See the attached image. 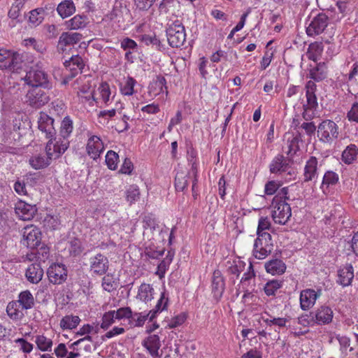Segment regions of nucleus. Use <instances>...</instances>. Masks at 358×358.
I'll return each mask as SVG.
<instances>
[{"label": "nucleus", "mask_w": 358, "mask_h": 358, "mask_svg": "<svg viewBox=\"0 0 358 358\" xmlns=\"http://www.w3.org/2000/svg\"><path fill=\"white\" fill-rule=\"evenodd\" d=\"M289 164L285 157L282 155H278L271 161L269 170L271 173L281 174L288 169Z\"/></svg>", "instance_id": "obj_29"}, {"label": "nucleus", "mask_w": 358, "mask_h": 358, "mask_svg": "<svg viewBox=\"0 0 358 358\" xmlns=\"http://www.w3.org/2000/svg\"><path fill=\"white\" fill-rule=\"evenodd\" d=\"M328 19L325 13H321L317 15L307 27V34L313 36L323 32L328 25Z\"/></svg>", "instance_id": "obj_16"}, {"label": "nucleus", "mask_w": 358, "mask_h": 358, "mask_svg": "<svg viewBox=\"0 0 358 358\" xmlns=\"http://www.w3.org/2000/svg\"><path fill=\"white\" fill-rule=\"evenodd\" d=\"M20 305L22 310L31 309L34 305V298L29 290L21 292L17 301Z\"/></svg>", "instance_id": "obj_37"}, {"label": "nucleus", "mask_w": 358, "mask_h": 358, "mask_svg": "<svg viewBox=\"0 0 358 358\" xmlns=\"http://www.w3.org/2000/svg\"><path fill=\"white\" fill-rule=\"evenodd\" d=\"M327 67L324 62H320L310 71V76L315 81H321L327 77Z\"/></svg>", "instance_id": "obj_41"}, {"label": "nucleus", "mask_w": 358, "mask_h": 358, "mask_svg": "<svg viewBox=\"0 0 358 358\" xmlns=\"http://www.w3.org/2000/svg\"><path fill=\"white\" fill-rule=\"evenodd\" d=\"M80 322V318L78 315H66L61 319L59 327L62 330H72L76 329Z\"/></svg>", "instance_id": "obj_35"}, {"label": "nucleus", "mask_w": 358, "mask_h": 358, "mask_svg": "<svg viewBox=\"0 0 358 358\" xmlns=\"http://www.w3.org/2000/svg\"><path fill=\"white\" fill-rule=\"evenodd\" d=\"M358 156V148L355 144L348 145L342 152L341 160L348 165L354 163Z\"/></svg>", "instance_id": "obj_33"}, {"label": "nucleus", "mask_w": 358, "mask_h": 358, "mask_svg": "<svg viewBox=\"0 0 358 358\" xmlns=\"http://www.w3.org/2000/svg\"><path fill=\"white\" fill-rule=\"evenodd\" d=\"M116 283L113 277L107 275L102 278V287L104 290L110 292L115 289Z\"/></svg>", "instance_id": "obj_64"}, {"label": "nucleus", "mask_w": 358, "mask_h": 358, "mask_svg": "<svg viewBox=\"0 0 358 358\" xmlns=\"http://www.w3.org/2000/svg\"><path fill=\"white\" fill-rule=\"evenodd\" d=\"M57 11L59 16L64 19L76 12V6L72 0H64L58 4Z\"/></svg>", "instance_id": "obj_34"}, {"label": "nucleus", "mask_w": 358, "mask_h": 358, "mask_svg": "<svg viewBox=\"0 0 358 358\" xmlns=\"http://www.w3.org/2000/svg\"><path fill=\"white\" fill-rule=\"evenodd\" d=\"M155 290L150 284L142 283L138 289L136 299L144 303H148L154 299Z\"/></svg>", "instance_id": "obj_32"}, {"label": "nucleus", "mask_w": 358, "mask_h": 358, "mask_svg": "<svg viewBox=\"0 0 358 358\" xmlns=\"http://www.w3.org/2000/svg\"><path fill=\"white\" fill-rule=\"evenodd\" d=\"M187 319V315L185 313L173 316L169 321H167V327L170 329H173L182 325Z\"/></svg>", "instance_id": "obj_57"}, {"label": "nucleus", "mask_w": 358, "mask_h": 358, "mask_svg": "<svg viewBox=\"0 0 358 358\" xmlns=\"http://www.w3.org/2000/svg\"><path fill=\"white\" fill-rule=\"evenodd\" d=\"M322 289L315 290L311 288L303 289L300 292L299 303L302 310L306 311L313 308L322 295Z\"/></svg>", "instance_id": "obj_7"}, {"label": "nucleus", "mask_w": 358, "mask_h": 358, "mask_svg": "<svg viewBox=\"0 0 358 358\" xmlns=\"http://www.w3.org/2000/svg\"><path fill=\"white\" fill-rule=\"evenodd\" d=\"M43 8H36L29 12V20L34 25H38L43 21Z\"/></svg>", "instance_id": "obj_59"}, {"label": "nucleus", "mask_w": 358, "mask_h": 358, "mask_svg": "<svg viewBox=\"0 0 358 358\" xmlns=\"http://www.w3.org/2000/svg\"><path fill=\"white\" fill-rule=\"evenodd\" d=\"M255 274L253 270V266L250 264L247 272H245L243 277L241 278L239 289L242 287V289L248 288L250 285L251 280L255 278Z\"/></svg>", "instance_id": "obj_52"}, {"label": "nucleus", "mask_w": 358, "mask_h": 358, "mask_svg": "<svg viewBox=\"0 0 358 358\" xmlns=\"http://www.w3.org/2000/svg\"><path fill=\"white\" fill-rule=\"evenodd\" d=\"M271 227V222L267 217H261L259 219L258 226L257 229V235L261 234H268L266 230Z\"/></svg>", "instance_id": "obj_60"}, {"label": "nucleus", "mask_w": 358, "mask_h": 358, "mask_svg": "<svg viewBox=\"0 0 358 358\" xmlns=\"http://www.w3.org/2000/svg\"><path fill=\"white\" fill-rule=\"evenodd\" d=\"M15 213L22 220H31L37 212L36 205L29 204L22 200H18L15 203Z\"/></svg>", "instance_id": "obj_15"}, {"label": "nucleus", "mask_w": 358, "mask_h": 358, "mask_svg": "<svg viewBox=\"0 0 358 358\" xmlns=\"http://www.w3.org/2000/svg\"><path fill=\"white\" fill-rule=\"evenodd\" d=\"M129 13V10L126 6H124L120 2H116L112 10L108 13L104 20L110 21L112 25H115L120 27L121 24L124 22V15Z\"/></svg>", "instance_id": "obj_14"}, {"label": "nucleus", "mask_w": 358, "mask_h": 358, "mask_svg": "<svg viewBox=\"0 0 358 358\" xmlns=\"http://www.w3.org/2000/svg\"><path fill=\"white\" fill-rule=\"evenodd\" d=\"M83 38L80 33L77 32H64L59 38L58 45L64 50L66 46L73 45L78 43Z\"/></svg>", "instance_id": "obj_28"}, {"label": "nucleus", "mask_w": 358, "mask_h": 358, "mask_svg": "<svg viewBox=\"0 0 358 358\" xmlns=\"http://www.w3.org/2000/svg\"><path fill=\"white\" fill-rule=\"evenodd\" d=\"M299 138L296 136H293L287 140V154L292 156L296 153L299 150Z\"/></svg>", "instance_id": "obj_61"}, {"label": "nucleus", "mask_w": 358, "mask_h": 358, "mask_svg": "<svg viewBox=\"0 0 358 358\" xmlns=\"http://www.w3.org/2000/svg\"><path fill=\"white\" fill-rule=\"evenodd\" d=\"M43 270L37 263L29 265L25 272L27 280L32 284H38L43 278Z\"/></svg>", "instance_id": "obj_26"}, {"label": "nucleus", "mask_w": 358, "mask_h": 358, "mask_svg": "<svg viewBox=\"0 0 358 358\" xmlns=\"http://www.w3.org/2000/svg\"><path fill=\"white\" fill-rule=\"evenodd\" d=\"M54 120L45 113L41 112L38 120V127L45 134L46 138L55 136L56 131L54 127Z\"/></svg>", "instance_id": "obj_21"}, {"label": "nucleus", "mask_w": 358, "mask_h": 358, "mask_svg": "<svg viewBox=\"0 0 358 358\" xmlns=\"http://www.w3.org/2000/svg\"><path fill=\"white\" fill-rule=\"evenodd\" d=\"M136 81L132 77H127L124 79L120 86V92L124 96H131L134 94V86Z\"/></svg>", "instance_id": "obj_42"}, {"label": "nucleus", "mask_w": 358, "mask_h": 358, "mask_svg": "<svg viewBox=\"0 0 358 358\" xmlns=\"http://www.w3.org/2000/svg\"><path fill=\"white\" fill-rule=\"evenodd\" d=\"M338 180V175L333 171H327L325 173L323 177L322 188L329 187L330 185H335Z\"/></svg>", "instance_id": "obj_58"}, {"label": "nucleus", "mask_w": 358, "mask_h": 358, "mask_svg": "<svg viewBox=\"0 0 358 358\" xmlns=\"http://www.w3.org/2000/svg\"><path fill=\"white\" fill-rule=\"evenodd\" d=\"M354 278V268L351 264H346L341 266L338 271V283L343 287L351 284Z\"/></svg>", "instance_id": "obj_24"}, {"label": "nucleus", "mask_w": 358, "mask_h": 358, "mask_svg": "<svg viewBox=\"0 0 358 358\" xmlns=\"http://www.w3.org/2000/svg\"><path fill=\"white\" fill-rule=\"evenodd\" d=\"M19 55L8 50H0V69L14 71L20 68Z\"/></svg>", "instance_id": "obj_10"}, {"label": "nucleus", "mask_w": 358, "mask_h": 358, "mask_svg": "<svg viewBox=\"0 0 358 358\" xmlns=\"http://www.w3.org/2000/svg\"><path fill=\"white\" fill-rule=\"evenodd\" d=\"M73 129V120L69 116H66L62 121L59 136L68 140V138L72 133Z\"/></svg>", "instance_id": "obj_44"}, {"label": "nucleus", "mask_w": 358, "mask_h": 358, "mask_svg": "<svg viewBox=\"0 0 358 358\" xmlns=\"http://www.w3.org/2000/svg\"><path fill=\"white\" fill-rule=\"evenodd\" d=\"M49 141L46 144L45 151L50 159L59 158L67 150L69 142L60 136L48 138Z\"/></svg>", "instance_id": "obj_6"}, {"label": "nucleus", "mask_w": 358, "mask_h": 358, "mask_svg": "<svg viewBox=\"0 0 358 358\" xmlns=\"http://www.w3.org/2000/svg\"><path fill=\"white\" fill-rule=\"evenodd\" d=\"M47 275L51 283L61 285L67 278L66 267L63 264H52L48 268Z\"/></svg>", "instance_id": "obj_12"}, {"label": "nucleus", "mask_w": 358, "mask_h": 358, "mask_svg": "<svg viewBox=\"0 0 358 358\" xmlns=\"http://www.w3.org/2000/svg\"><path fill=\"white\" fill-rule=\"evenodd\" d=\"M323 51V47L320 43H311L307 52V56L309 59L316 62L319 59Z\"/></svg>", "instance_id": "obj_48"}, {"label": "nucleus", "mask_w": 358, "mask_h": 358, "mask_svg": "<svg viewBox=\"0 0 358 358\" xmlns=\"http://www.w3.org/2000/svg\"><path fill=\"white\" fill-rule=\"evenodd\" d=\"M166 37L170 46L181 47L186 40L185 27L179 20H169L167 23Z\"/></svg>", "instance_id": "obj_1"}, {"label": "nucleus", "mask_w": 358, "mask_h": 358, "mask_svg": "<svg viewBox=\"0 0 358 358\" xmlns=\"http://www.w3.org/2000/svg\"><path fill=\"white\" fill-rule=\"evenodd\" d=\"M312 320L317 324L324 325L331 322L334 317L332 309L326 305H322L310 313Z\"/></svg>", "instance_id": "obj_17"}, {"label": "nucleus", "mask_w": 358, "mask_h": 358, "mask_svg": "<svg viewBox=\"0 0 358 358\" xmlns=\"http://www.w3.org/2000/svg\"><path fill=\"white\" fill-rule=\"evenodd\" d=\"M114 310H109L106 312L102 317L101 328L103 330H107L113 324L115 323V320Z\"/></svg>", "instance_id": "obj_56"}, {"label": "nucleus", "mask_w": 358, "mask_h": 358, "mask_svg": "<svg viewBox=\"0 0 358 358\" xmlns=\"http://www.w3.org/2000/svg\"><path fill=\"white\" fill-rule=\"evenodd\" d=\"M224 291V282L222 273L219 270H215L213 274L212 292L216 300H219Z\"/></svg>", "instance_id": "obj_25"}, {"label": "nucleus", "mask_w": 358, "mask_h": 358, "mask_svg": "<svg viewBox=\"0 0 358 358\" xmlns=\"http://www.w3.org/2000/svg\"><path fill=\"white\" fill-rule=\"evenodd\" d=\"M35 343L37 348L41 352H50L53 345L52 340L43 334H38L35 336Z\"/></svg>", "instance_id": "obj_40"}, {"label": "nucleus", "mask_w": 358, "mask_h": 358, "mask_svg": "<svg viewBox=\"0 0 358 358\" xmlns=\"http://www.w3.org/2000/svg\"><path fill=\"white\" fill-rule=\"evenodd\" d=\"M90 271L95 275H104L109 268V261L107 257L101 253L92 256L89 259Z\"/></svg>", "instance_id": "obj_11"}, {"label": "nucleus", "mask_w": 358, "mask_h": 358, "mask_svg": "<svg viewBox=\"0 0 358 358\" xmlns=\"http://www.w3.org/2000/svg\"><path fill=\"white\" fill-rule=\"evenodd\" d=\"M21 80H24L27 85L33 87H49L47 73L38 67H32Z\"/></svg>", "instance_id": "obj_5"}, {"label": "nucleus", "mask_w": 358, "mask_h": 358, "mask_svg": "<svg viewBox=\"0 0 358 358\" xmlns=\"http://www.w3.org/2000/svg\"><path fill=\"white\" fill-rule=\"evenodd\" d=\"M89 23L88 17L84 15H76L65 22L66 29L70 30L82 29Z\"/></svg>", "instance_id": "obj_31"}, {"label": "nucleus", "mask_w": 358, "mask_h": 358, "mask_svg": "<svg viewBox=\"0 0 358 358\" xmlns=\"http://www.w3.org/2000/svg\"><path fill=\"white\" fill-rule=\"evenodd\" d=\"M266 271L272 275H280L286 271V264L279 259H273L268 261L264 265Z\"/></svg>", "instance_id": "obj_27"}, {"label": "nucleus", "mask_w": 358, "mask_h": 358, "mask_svg": "<svg viewBox=\"0 0 358 358\" xmlns=\"http://www.w3.org/2000/svg\"><path fill=\"white\" fill-rule=\"evenodd\" d=\"M86 145V152L90 158L94 160L98 159L104 151L105 147L103 141L98 136L88 134Z\"/></svg>", "instance_id": "obj_13"}, {"label": "nucleus", "mask_w": 358, "mask_h": 358, "mask_svg": "<svg viewBox=\"0 0 358 358\" xmlns=\"http://www.w3.org/2000/svg\"><path fill=\"white\" fill-rule=\"evenodd\" d=\"M282 283L278 280H272L267 282L264 287L265 294L270 296H274L276 292L282 287Z\"/></svg>", "instance_id": "obj_51"}, {"label": "nucleus", "mask_w": 358, "mask_h": 358, "mask_svg": "<svg viewBox=\"0 0 358 358\" xmlns=\"http://www.w3.org/2000/svg\"><path fill=\"white\" fill-rule=\"evenodd\" d=\"M72 87L82 103L92 101L93 92L90 91V86L89 84L83 83L80 77L73 82Z\"/></svg>", "instance_id": "obj_19"}, {"label": "nucleus", "mask_w": 358, "mask_h": 358, "mask_svg": "<svg viewBox=\"0 0 358 358\" xmlns=\"http://www.w3.org/2000/svg\"><path fill=\"white\" fill-rule=\"evenodd\" d=\"M6 312L9 317L13 320H20L24 316L20 305L16 301L8 303L6 307Z\"/></svg>", "instance_id": "obj_39"}, {"label": "nucleus", "mask_w": 358, "mask_h": 358, "mask_svg": "<svg viewBox=\"0 0 358 358\" xmlns=\"http://www.w3.org/2000/svg\"><path fill=\"white\" fill-rule=\"evenodd\" d=\"M115 317L117 320L123 319H130L132 316V311L129 307L120 308L117 310H114Z\"/></svg>", "instance_id": "obj_63"}, {"label": "nucleus", "mask_w": 358, "mask_h": 358, "mask_svg": "<svg viewBox=\"0 0 358 358\" xmlns=\"http://www.w3.org/2000/svg\"><path fill=\"white\" fill-rule=\"evenodd\" d=\"M141 196L140 189L136 185H131L128 187L125 191V199L126 201L132 205L136 202L138 201Z\"/></svg>", "instance_id": "obj_43"}, {"label": "nucleus", "mask_w": 358, "mask_h": 358, "mask_svg": "<svg viewBox=\"0 0 358 358\" xmlns=\"http://www.w3.org/2000/svg\"><path fill=\"white\" fill-rule=\"evenodd\" d=\"M271 216L276 224H285L292 216L289 204L279 196H275L271 205Z\"/></svg>", "instance_id": "obj_2"}, {"label": "nucleus", "mask_w": 358, "mask_h": 358, "mask_svg": "<svg viewBox=\"0 0 358 358\" xmlns=\"http://www.w3.org/2000/svg\"><path fill=\"white\" fill-rule=\"evenodd\" d=\"M148 88L149 93L153 96L164 93V91L166 94H168L166 87V80L164 78H158L156 80L152 82Z\"/></svg>", "instance_id": "obj_38"}, {"label": "nucleus", "mask_w": 358, "mask_h": 358, "mask_svg": "<svg viewBox=\"0 0 358 358\" xmlns=\"http://www.w3.org/2000/svg\"><path fill=\"white\" fill-rule=\"evenodd\" d=\"M164 249L158 250L155 244L151 242L145 245L144 253L150 259H158L164 255Z\"/></svg>", "instance_id": "obj_49"}, {"label": "nucleus", "mask_w": 358, "mask_h": 358, "mask_svg": "<svg viewBox=\"0 0 358 358\" xmlns=\"http://www.w3.org/2000/svg\"><path fill=\"white\" fill-rule=\"evenodd\" d=\"M229 264L227 271L229 274H232L238 278L240 273L244 270L245 263L241 259H235L232 262L228 261Z\"/></svg>", "instance_id": "obj_46"}, {"label": "nucleus", "mask_w": 358, "mask_h": 358, "mask_svg": "<svg viewBox=\"0 0 358 358\" xmlns=\"http://www.w3.org/2000/svg\"><path fill=\"white\" fill-rule=\"evenodd\" d=\"M143 227L144 229L143 236H147L148 240L154 239L153 237L150 238L149 233H153L155 231H159V235L162 233V230L159 229V222L152 214H148L144 216L143 219Z\"/></svg>", "instance_id": "obj_22"}, {"label": "nucleus", "mask_w": 358, "mask_h": 358, "mask_svg": "<svg viewBox=\"0 0 358 358\" xmlns=\"http://www.w3.org/2000/svg\"><path fill=\"white\" fill-rule=\"evenodd\" d=\"M142 345L147 350L152 358H160L161 340L158 335L152 334L146 337L142 342Z\"/></svg>", "instance_id": "obj_20"}, {"label": "nucleus", "mask_w": 358, "mask_h": 358, "mask_svg": "<svg viewBox=\"0 0 358 358\" xmlns=\"http://www.w3.org/2000/svg\"><path fill=\"white\" fill-rule=\"evenodd\" d=\"M138 39L146 45H154L159 48L161 42L155 34H141L137 36Z\"/></svg>", "instance_id": "obj_55"}, {"label": "nucleus", "mask_w": 358, "mask_h": 358, "mask_svg": "<svg viewBox=\"0 0 358 358\" xmlns=\"http://www.w3.org/2000/svg\"><path fill=\"white\" fill-rule=\"evenodd\" d=\"M99 329L92 324H86L83 325L76 332L77 336H90V334H97Z\"/></svg>", "instance_id": "obj_62"}, {"label": "nucleus", "mask_w": 358, "mask_h": 358, "mask_svg": "<svg viewBox=\"0 0 358 358\" xmlns=\"http://www.w3.org/2000/svg\"><path fill=\"white\" fill-rule=\"evenodd\" d=\"M318 175V161L315 157H310L306 162L303 172L304 182L313 180Z\"/></svg>", "instance_id": "obj_23"}, {"label": "nucleus", "mask_w": 358, "mask_h": 358, "mask_svg": "<svg viewBox=\"0 0 358 358\" xmlns=\"http://www.w3.org/2000/svg\"><path fill=\"white\" fill-rule=\"evenodd\" d=\"M169 302V293L164 289L161 292L160 297L157 300V304L155 308L150 311V321H152L157 315L168 308Z\"/></svg>", "instance_id": "obj_30"}, {"label": "nucleus", "mask_w": 358, "mask_h": 358, "mask_svg": "<svg viewBox=\"0 0 358 358\" xmlns=\"http://www.w3.org/2000/svg\"><path fill=\"white\" fill-rule=\"evenodd\" d=\"M64 65L66 68H69L73 75L81 72L85 66L83 59L79 55L72 56L69 60L65 61Z\"/></svg>", "instance_id": "obj_36"}, {"label": "nucleus", "mask_w": 358, "mask_h": 358, "mask_svg": "<svg viewBox=\"0 0 358 358\" xmlns=\"http://www.w3.org/2000/svg\"><path fill=\"white\" fill-rule=\"evenodd\" d=\"M41 241V232L34 225H27L22 231V244L27 248H34L39 245Z\"/></svg>", "instance_id": "obj_9"}, {"label": "nucleus", "mask_w": 358, "mask_h": 358, "mask_svg": "<svg viewBox=\"0 0 358 358\" xmlns=\"http://www.w3.org/2000/svg\"><path fill=\"white\" fill-rule=\"evenodd\" d=\"M319 140L324 143L331 144L339 136V127L331 120H323L319 124L317 129Z\"/></svg>", "instance_id": "obj_3"}, {"label": "nucleus", "mask_w": 358, "mask_h": 358, "mask_svg": "<svg viewBox=\"0 0 358 358\" xmlns=\"http://www.w3.org/2000/svg\"><path fill=\"white\" fill-rule=\"evenodd\" d=\"M187 173L185 171H178L175 178V187L177 191L182 192L187 187Z\"/></svg>", "instance_id": "obj_50"}, {"label": "nucleus", "mask_w": 358, "mask_h": 358, "mask_svg": "<svg viewBox=\"0 0 358 358\" xmlns=\"http://www.w3.org/2000/svg\"><path fill=\"white\" fill-rule=\"evenodd\" d=\"M130 324L131 325L136 327H143L147 320L150 321V311L148 313H132L131 317Z\"/></svg>", "instance_id": "obj_47"}, {"label": "nucleus", "mask_w": 358, "mask_h": 358, "mask_svg": "<svg viewBox=\"0 0 358 358\" xmlns=\"http://www.w3.org/2000/svg\"><path fill=\"white\" fill-rule=\"evenodd\" d=\"M66 249L68 250L70 255L73 257H77L80 255L83 252L81 242L77 238H74L70 241L68 243Z\"/></svg>", "instance_id": "obj_53"}, {"label": "nucleus", "mask_w": 358, "mask_h": 358, "mask_svg": "<svg viewBox=\"0 0 358 358\" xmlns=\"http://www.w3.org/2000/svg\"><path fill=\"white\" fill-rule=\"evenodd\" d=\"M27 101L32 107L38 108L47 103L49 98L43 90L34 87L27 92Z\"/></svg>", "instance_id": "obj_18"}, {"label": "nucleus", "mask_w": 358, "mask_h": 358, "mask_svg": "<svg viewBox=\"0 0 358 358\" xmlns=\"http://www.w3.org/2000/svg\"><path fill=\"white\" fill-rule=\"evenodd\" d=\"M105 162L109 169L115 170L117 168L119 162V156L117 153L113 150L108 151L106 155Z\"/></svg>", "instance_id": "obj_54"}, {"label": "nucleus", "mask_w": 358, "mask_h": 358, "mask_svg": "<svg viewBox=\"0 0 358 358\" xmlns=\"http://www.w3.org/2000/svg\"><path fill=\"white\" fill-rule=\"evenodd\" d=\"M52 159H50L48 156L45 157L44 155H38L33 156L29 159L30 165L35 169H43L48 166Z\"/></svg>", "instance_id": "obj_45"}, {"label": "nucleus", "mask_w": 358, "mask_h": 358, "mask_svg": "<svg viewBox=\"0 0 358 358\" xmlns=\"http://www.w3.org/2000/svg\"><path fill=\"white\" fill-rule=\"evenodd\" d=\"M115 90L113 91L106 82H102L94 92H93L92 102L108 105L115 97Z\"/></svg>", "instance_id": "obj_8"}, {"label": "nucleus", "mask_w": 358, "mask_h": 358, "mask_svg": "<svg viewBox=\"0 0 358 358\" xmlns=\"http://www.w3.org/2000/svg\"><path fill=\"white\" fill-rule=\"evenodd\" d=\"M273 248V245L270 234H259L255 240L253 255L256 259H264L271 254Z\"/></svg>", "instance_id": "obj_4"}]
</instances>
